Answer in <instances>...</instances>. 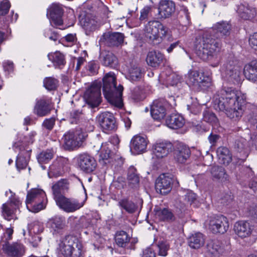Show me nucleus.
Here are the masks:
<instances>
[{"mask_svg":"<svg viewBox=\"0 0 257 257\" xmlns=\"http://www.w3.org/2000/svg\"><path fill=\"white\" fill-rule=\"evenodd\" d=\"M216 101L220 110L230 119H240L244 111L246 96L240 91L224 88L218 91Z\"/></svg>","mask_w":257,"mask_h":257,"instance_id":"1","label":"nucleus"},{"mask_svg":"<svg viewBox=\"0 0 257 257\" xmlns=\"http://www.w3.org/2000/svg\"><path fill=\"white\" fill-rule=\"evenodd\" d=\"M210 33L205 32L197 46L196 54L202 60L210 61L212 67L218 66L220 58L219 52L221 48L217 40L212 38Z\"/></svg>","mask_w":257,"mask_h":257,"instance_id":"2","label":"nucleus"},{"mask_svg":"<svg viewBox=\"0 0 257 257\" xmlns=\"http://www.w3.org/2000/svg\"><path fill=\"white\" fill-rule=\"evenodd\" d=\"M123 86H116V77L113 72L107 73L103 79V92L105 98L112 105L117 107L122 106Z\"/></svg>","mask_w":257,"mask_h":257,"instance_id":"3","label":"nucleus"},{"mask_svg":"<svg viewBox=\"0 0 257 257\" xmlns=\"http://www.w3.org/2000/svg\"><path fill=\"white\" fill-rule=\"evenodd\" d=\"M57 250L58 253L64 257H82L85 252L81 241L73 235L62 238Z\"/></svg>","mask_w":257,"mask_h":257,"instance_id":"4","label":"nucleus"},{"mask_svg":"<svg viewBox=\"0 0 257 257\" xmlns=\"http://www.w3.org/2000/svg\"><path fill=\"white\" fill-rule=\"evenodd\" d=\"M47 203L46 195L42 189L33 188L28 192L26 204L29 211L38 212L46 207Z\"/></svg>","mask_w":257,"mask_h":257,"instance_id":"5","label":"nucleus"},{"mask_svg":"<svg viewBox=\"0 0 257 257\" xmlns=\"http://www.w3.org/2000/svg\"><path fill=\"white\" fill-rule=\"evenodd\" d=\"M87 136V133L81 128L67 133L63 138L65 148L73 150L80 147Z\"/></svg>","mask_w":257,"mask_h":257,"instance_id":"6","label":"nucleus"},{"mask_svg":"<svg viewBox=\"0 0 257 257\" xmlns=\"http://www.w3.org/2000/svg\"><path fill=\"white\" fill-rule=\"evenodd\" d=\"M187 82L190 86L197 90H206L212 84L209 77L196 70H191L188 72Z\"/></svg>","mask_w":257,"mask_h":257,"instance_id":"7","label":"nucleus"},{"mask_svg":"<svg viewBox=\"0 0 257 257\" xmlns=\"http://www.w3.org/2000/svg\"><path fill=\"white\" fill-rule=\"evenodd\" d=\"M223 75L232 83H238L241 81V67L234 58L228 59L222 68Z\"/></svg>","mask_w":257,"mask_h":257,"instance_id":"8","label":"nucleus"},{"mask_svg":"<svg viewBox=\"0 0 257 257\" xmlns=\"http://www.w3.org/2000/svg\"><path fill=\"white\" fill-rule=\"evenodd\" d=\"M145 36L152 42L160 41V39L166 36L168 29L158 21H149L144 29Z\"/></svg>","mask_w":257,"mask_h":257,"instance_id":"9","label":"nucleus"},{"mask_svg":"<svg viewBox=\"0 0 257 257\" xmlns=\"http://www.w3.org/2000/svg\"><path fill=\"white\" fill-rule=\"evenodd\" d=\"M86 199V196L81 201L73 198H68L63 196L58 197L55 201L60 208L66 212L70 213L73 212L82 207Z\"/></svg>","mask_w":257,"mask_h":257,"instance_id":"10","label":"nucleus"},{"mask_svg":"<svg viewBox=\"0 0 257 257\" xmlns=\"http://www.w3.org/2000/svg\"><path fill=\"white\" fill-rule=\"evenodd\" d=\"M63 14V9L62 5L58 3L52 4L48 9L47 13V16L50 20L51 25L58 27L61 30L65 29L66 27L62 26Z\"/></svg>","mask_w":257,"mask_h":257,"instance_id":"11","label":"nucleus"},{"mask_svg":"<svg viewBox=\"0 0 257 257\" xmlns=\"http://www.w3.org/2000/svg\"><path fill=\"white\" fill-rule=\"evenodd\" d=\"M209 229L213 233H224L228 230L229 223L227 218L223 215L213 216L209 217L206 221Z\"/></svg>","mask_w":257,"mask_h":257,"instance_id":"12","label":"nucleus"},{"mask_svg":"<svg viewBox=\"0 0 257 257\" xmlns=\"http://www.w3.org/2000/svg\"><path fill=\"white\" fill-rule=\"evenodd\" d=\"M78 166L81 170L87 173L93 172L96 169L97 163L93 157L87 153L79 154L77 157Z\"/></svg>","mask_w":257,"mask_h":257,"instance_id":"13","label":"nucleus"},{"mask_svg":"<svg viewBox=\"0 0 257 257\" xmlns=\"http://www.w3.org/2000/svg\"><path fill=\"white\" fill-rule=\"evenodd\" d=\"M13 148L16 152L20 153L16 160L17 168L19 170L25 169L28 165V159L30 157V150H26L24 144L20 142H15Z\"/></svg>","mask_w":257,"mask_h":257,"instance_id":"14","label":"nucleus"},{"mask_svg":"<svg viewBox=\"0 0 257 257\" xmlns=\"http://www.w3.org/2000/svg\"><path fill=\"white\" fill-rule=\"evenodd\" d=\"M20 205V201L17 198L11 199L10 202L3 204L2 214L5 219L11 220L16 218V213Z\"/></svg>","mask_w":257,"mask_h":257,"instance_id":"15","label":"nucleus"},{"mask_svg":"<svg viewBox=\"0 0 257 257\" xmlns=\"http://www.w3.org/2000/svg\"><path fill=\"white\" fill-rule=\"evenodd\" d=\"M230 30L231 25L227 22L222 21L216 23L207 32L214 38L218 39L228 36Z\"/></svg>","mask_w":257,"mask_h":257,"instance_id":"16","label":"nucleus"},{"mask_svg":"<svg viewBox=\"0 0 257 257\" xmlns=\"http://www.w3.org/2000/svg\"><path fill=\"white\" fill-rule=\"evenodd\" d=\"M100 94L99 86H92L85 91L84 98L89 105L95 107L100 103Z\"/></svg>","mask_w":257,"mask_h":257,"instance_id":"17","label":"nucleus"},{"mask_svg":"<svg viewBox=\"0 0 257 257\" xmlns=\"http://www.w3.org/2000/svg\"><path fill=\"white\" fill-rule=\"evenodd\" d=\"M167 103L164 99H158L153 101L151 108V114L156 120H160L164 118L166 114Z\"/></svg>","mask_w":257,"mask_h":257,"instance_id":"18","label":"nucleus"},{"mask_svg":"<svg viewBox=\"0 0 257 257\" xmlns=\"http://www.w3.org/2000/svg\"><path fill=\"white\" fill-rule=\"evenodd\" d=\"M236 11L239 17L244 20L252 21L256 15V9L247 3L238 5Z\"/></svg>","mask_w":257,"mask_h":257,"instance_id":"19","label":"nucleus"},{"mask_svg":"<svg viewBox=\"0 0 257 257\" xmlns=\"http://www.w3.org/2000/svg\"><path fill=\"white\" fill-rule=\"evenodd\" d=\"M148 141L146 137L136 135L131 141V150L135 154H140L145 152L147 149Z\"/></svg>","mask_w":257,"mask_h":257,"instance_id":"20","label":"nucleus"},{"mask_svg":"<svg viewBox=\"0 0 257 257\" xmlns=\"http://www.w3.org/2000/svg\"><path fill=\"white\" fill-rule=\"evenodd\" d=\"M67 163V160L63 157H59L54 160L49 167L48 175L50 178L58 177L64 173V168Z\"/></svg>","mask_w":257,"mask_h":257,"instance_id":"21","label":"nucleus"},{"mask_svg":"<svg viewBox=\"0 0 257 257\" xmlns=\"http://www.w3.org/2000/svg\"><path fill=\"white\" fill-rule=\"evenodd\" d=\"M96 118L104 131H111L115 128L114 117L112 113L104 112L99 114Z\"/></svg>","mask_w":257,"mask_h":257,"instance_id":"22","label":"nucleus"},{"mask_svg":"<svg viewBox=\"0 0 257 257\" xmlns=\"http://www.w3.org/2000/svg\"><path fill=\"white\" fill-rule=\"evenodd\" d=\"M3 249L9 257H21L25 252L24 246L19 242L5 243L3 245Z\"/></svg>","mask_w":257,"mask_h":257,"instance_id":"23","label":"nucleus"},{"mask_svg":"<svg viewBox=\"0 0 257 257\" xmlns=\"http://www.w3.org/2000/svg\"><path fill=\"white\" fill-rule=\"evenodd\" d=\"M172 178L165 174H161L156 182V189L163 195L169 193L171 190Z\"/></svg>","mask_w":257,"mask_h":257,"instance_id":"24","label":"nucleus"},{"mask_svg":"<svg viewBox=\"0 0 257 257\" xmlns=\"http://www.w3.org/2000/svg\"><path fill=\"white\" fill-rule=\"evenodd\" d=\"M175 3L170 0H163L159 3L158 17L161 19L169 17L175 12Z\"/></svg>","mask_w":257,"mask_h":257,"instance_id":"25","label":"nucleus"},{"mask_svg":"<svg viewBox=\"0 0 257 257\" xmlns=\"http://www.w3.org/2000/svg\"><path fill=\"white\" fill-rule=\"evenodd\" d=\"M114 157V152L112 150V145L110 143H102L100 149L99 162L107 164L111 163Z\"/></svg>","mask_w":257,"mask_h":257,"instance_id":"26","label":"nucleus"},{"mask_svg":"<svg viewBox=\"0 0 257 257\" xmlns=\"http://www.w3.org/2000/svg\"><path fill=\"white\" fill-rule=\"evenodd\" d=\"M159 80L163 84L167 86L177 85L181 80V77L173 73L170 69L161 72L159 76Z\"/></svg>","mask_w":257,"mask_h":257,"instance_id":"27","label":"nucleus"},{"mask_svg":"<svg viewBox=\"0 0 257 257\" xmlns=\"http://www.w3.org/2000/svg\"><path fill=\"white\" fill-rule=\"evenodd\" d=\"M124 36L118 32L104 33L100 40L110 46H117L123 42Z\"/></svg>","mask_w":257,"mask_h":257,"instance_id":"28","label":"nucleus"},{"mask_svg":"<svg viewBox=\"0 0 257 257\" xmlns=\"http://www.w3.org/2000/svg\"><path fill=\"white\" fill-rule=\"evenodd\" d=\"M171 146L170 143H156L153 147L152 159L159 160L166 157L171 150Z\"/></svg>","mask_w":257,"mask_h":257,"instance_id":"29","label":"nucleus"},{"mask_svg":"<svg viewBox=\"0 0 257 257\" xmlns=\"http://www.w3.org/2000/svg\"><path fill=\"white\" fill-rule=\"evenodd\" d=\"M69 186V182L66 179H61L53 183L52 186V190L55 200H57L58 197H63L62 194L68 191Z\"/></svg>","mask_w":257,"mask_h":257,"instance_id":"30","label":"nucleus"},{"mask_svg":"<svg viewBox=\"0 0 257 257\" xmlns=\"http://www.w3.org/2000/svg\"><path fill=\"white\" fill-rule=\"evenodd\" d=\"M51 110L50 101L42 98L37 101L34 108V113L39 116H44L48 114Z\"/></svg>","mask_w":257,"mask_h":257,"instance_id":"31","label":"nucleus"},{"mask_svg":"<svg viewBox=\"0 0 257 257\" xmlns=\"http://www.w3.org/2000/svg\"><path fill=\"white\" fill-rule=\"evenodd\" d=\"M105 21H100L94 16L89 15L86 16L80 20V23L83 28L89 31L95 30L97 27L100 26Z\"/></svg>","mask_w":257,"mask_h":257,"instance_id":"32","label":"nucleus"},{"mask_svg":"<svg viewBox=\"0 0 257 257\" xmlns=\"http://www.w3.org/2000/svg\"><path fill=\"white\" fill-rule=\"evenodd\" d=\"M48 225L53 234L61 233L65 226V220L59 216H55L50 219Z\"/></svg>","mask_w":257,"mask_h":257,"instance_id":"33","label":"nucleus"},{"mask_svg":"<svg viewBox=\"0 0 257 257\" xmlns=\"http://www.w3.org/2000/svg\"><path fill=\"white\" fill-rule=\"evenodd\" d=\"M164 60V55L157 51L149 52L146 58L147 64L153 67H158L163 62Z\"/></svg>","mask_w":257,"mask_h":257,"instance_id":"34","label":"nucleus"},{"mask_svg":"<svg viewBox=\"0 0 257 257\" xmlns=\"http://www.w3.org/2000/svg\"><path fill=\"white\" fill-rule=\"evenodd\" d=\"M166 124L170 128L178 129L184 125L185 120L183 117L180 114H172L167 117Z\"/></svg>","mask_w":257,"mask_h":257,"instance_id":"35","label":"nucleus"},{"mask_svg":"<svg viewBox=\"0 0 257 257\" xmlns=\"http://www.w3.org/2000/svg\"><path fill=\"white\" fill-rule=\"evenodd\" d=\"M235 233L241 238L246 237L251 233V228L249 223L240 221L236 222L234 225Z\"/></svg>","mask_w":257,"mask_h":257,"instance_id":"36","label":"nucleus"},{"mask_svg":"<svg viewBox=\"0 0 257 257\" xmlns=\"http://www.w3.org/2000/svg\"><path fill=\"white\" fill-rule=\"evenodd\" d=\"M190 151L188 147L180 145L174 152V158L179 163L184 164L189 158Z\"/></svg>","mask_w":257,"mask_h":257,"instance_id":"37","label":"nucleus"},{"mask_svg":"<svg viewBox=\"0 0 257 257\" xmlns=\"http://www.w3.org/2000/svg\"><path fill=\"white\" fill-rule=\"evenodd\" d=\"M205 240V236L202 233L196 232L188 238V243L191 248L198 249L204 245Z\"/></svg>","mask_w":257,"mask_h":257,"instance_id":"38","label":"nucleus"},{"mask_svg":"<svg viewBox=\"0 0 257 257\" xmlns=\"http://www.w3.org/2000/svg\"><path fill=\"white\" fill-rule=\"evenodd\" d=\"M244 74L247 79L254 82L257 81V61H253L245 65L244 67Z\"/></svg>","mask_w":257,"mask_h":257,"instance_id":"39","label":"nucleus"},{"mask_svg":"<svg viewBox=\"0 0 257 257\" xmlns=\"http://www.w3.org/2000/svg\"><path fill=\"white\" fill-rule=\"evenodd\" d=\"M156 218L161 221H173L175 216L172 211L167 208H156L154 210Z\"/></svg>","mask_w":257,"mask_h":257,"instance_id":"40","label":"nucleus"},{"mask_svg":"<svg viewBox=\"0 0 257 257\" xmlns=\"http://www.w3.org/2000/svg\"><path fill=\"white\" fill-rule=\"evenodd\" d=\"M217 155L220 163L224 165H228L232 160L230 151L226 147L218 148L217 150Z\"/></svg>","mask_w":257,"mask_h":257,"instance_id":"41","label":"nucleus"},{"mask_svg":"<svg viewBox=\"0 0 257 257\" xmlns=\"http://www.w3.org/2000/svg\"><path fill=\"white\" fill-rule=\"evenodd\" d=\"M211 172L214 179L222 182H224L228 180V175L225 173L224 169L221 167H213Z\"/></svg>","mask_w":257,"mask_h":257,"instance_id":"42","label":"nucleus"},{"mask_svg":"<svg viewBox=\"0 0 257 257\" xmlns=\"http://www.w3.org/2000/svg\"><path fill=\"white\" fill-rule=\"evenodd\" d=\"M130 238L127 233L124 231L117 232L115 236L116 244L122 247H127L130 243Z\"/></svg>","mask_w":257,"mask_h":257,"instance_id":"43","label":"nucleus"},{"mask_svg":"<svg viewBox=\"0 0 257 257\" xmlns=\"http://www.w3.org/2000/svg\"><path fill=\"white\" fill-rule=\"evenodd\" d=\"M48 57L56 67L61 68L65 64L64 56L59 52L50 53L48 55Z\"/></svg>","mask_w":257,"mask_h":257,"instance_id":"44","label":"nucleus"},{"mask_svg":"<svg viewBox=\"0 0 257 257\" xmlns=\"http://www.w3.org/2000/svg\"><path fill=\"white\" fill-rule=\"evenodd\" d=\"M208 252L214 257L219 256L222 252L223 249L217 241H210L207 244Z\"/></svg>","mask_w":257,"mask_h":257,"instance_id":"45","label":"nucleus"},{"mask_svg":"<svg viewBox=\"0 0 257 257\" xmlns=\"http://www.w3.org/2000/svg\"><path fill=\"white\" fill-rule=\"evenodd\" d=\"M103 64L107 67L115 68L118 64L116 57L111 52H107L103 57Z\"/></svg>","mask_w":257,"mask_h":257,"instance_id":"46","label":"nucleus"},{"mask_svg":"<svg viewBox=\"0 0 257 257\" xmlns=\"http://www.w3.org/2000/svg\"><path fill=\"white\" fill-rule=\"evenodd\" d=\"M128 180L132 187H137L139 183V177L136 169L134 167H131L128 169Z\"/></svg>","mask_w":257,"mask_h":257,"instance_id":"47","label":"nucleus"},{"mask_svg":"<svg viewBox=\"0 0 257 257\" xmlns=\"http://www.w3.org/2000/svg\"><path fill=\"white\" fill-rule=\"evenodd\" d=\"M142 75L140 68L137 66H133L129 69L127 78L131 81H135L140 80Z\"/></svg>","mask_w":257,"mask_h":257,"instance_id":"48","label":"nucleus"},{"mask_svg":"<svg viewBox=\"0 0 257 257\" xmlns=\"http://www.w3.org/2000/svg\"><path fill=\"white\" fill-rule=\"evenodd\" d=\"M119 207L128 213L134 212L137 208L136 204L127 199H122L118 202Z\"/></svg>","mask_w":257,"mask_h":257,"instance_id":"49","label":"nucleus"},{"mask_svg":"<svg viewBox=\"0 0 257 257\" xmlns=\"http://www.w3.org/2000/svg\"><path fill=\"white\" fill-rule=\"evenodd\" d=\"M53 152L50 150L43 151L37 156V160L39 164H47L53 157Z\"/></svg>","mask_w":257,"mask_h":257,"instance_id":"50","label":"nucleus"},{"mask_svg":"<svg viewBox=\"0 0 257 257\" xmlns=\"http://www.w3.org/2000/svg\"><path fill=\"white\" fill-rule=\"evenodd\" d=\"M43 83L44 86L47 89L52 90H54L57 88L58 84V81L57 79L53 77H49L44 79Z\"/></svg>","mask_w":257,"mask_h":257,"instance_id":"51","label":"nucleus"},{"mask_svg":"<svg viewBox=\"0 0 257 257\" xmlns=\"http://www.w3.org/2000/svg\"><path fill=\"white\" fill-rule=\"evenodd\" d=\"M159 248V255L165 256L167 255V251L170 248L169 244L167 241H161L158 244Z\"/></svg>","mask_w":257,"mask_h":257,"instance_id":"52","label":"nucleus"},{"mask_svg":"<svg viewBox=\"0 0 257 257\" xmlns=\"http://www.w3.org/2000/svg\"><path fill=\"white\" fill-rule=\"evenodd\" d=\"M152 10V6H145L140 11V20L142 21L148 19L150 15L151 14Z\"/></svg>","mask_w":257,"mask_h":257,"instance_id":"53","label":"nucleus"},{"mask_svg":"<svg viewBox=\"0 0 257 257\" xmlns=\"http://www.w3.org/2000/svg\"><path fill=\"white\" fill-rule=\"evenodd\" d=\"M43 225L42 223L34 222L31 225V228L29 230V234H39L43 231Z\"/></svg>","mask_w":257,"mask_h":257,"instance_id":"54","label":"nucleus"},{"mask_svg":"<svg viewBox=\"0 0 257 257\" xmlns=\"http://www.w3.org/2000/svg\"><path fill=\"white\" fill-rule=\"evenodd\" d=\"M11 4L8 0H3L0 3V15L4 16L9 11Z\"/></svg>","mask_w":257,"mask_h":257,"instance_id":"55","label":"nucleus"},{"mask_svg":"<svg viewBox=\"0 0 257 257\" xmlns=\"http://www.w3.org/2000/svg\"><path fill=\"white\" fill-rule=\"evenodd\" d=\"M45 37L48 38L50 40L56 41L59 39V35L58 33L51 29H47L44 33Z\"/></svg>","mask_w":257,"mask_h":257,"instance_id":"56","label":"nucleus"},{"mask_svg":"<svg viewBox=\"0 0 257 257\" xmlns=\"http://www.w3.org/2000/svg\"><path fill=\"white\" fill-rule=\"evenodd\" d=\"M185 200L187 202L191 205L195 203L197 199V195L191 191H188L184 196Z\"/></svg>","mask_w":257,"mask_h":257,"instance_id":"57","label":"nucleus"},{"mask_svg":"<svg viewBox=\"0 0 257 257\" xmlns=\"http://www.w3.org/2000/svg\"><path fill=\"white\" fill-rule=\"evenodd\" d=\"M3 66L5 72L8 74H10L13 71L14 64L13 62L11 61H5L3 63Z\"/></svg>","mask_w":257,"mask_h":257,"instance_id":"58","label":"nucleus"},{"mask_svg":"<svg viewBox=\"0 0 257 257\" xmlns=\"http://www.w3.org/2000/svg\"><path fill=\"white\" fill-rule=\"evenodd\" d=\"M187 108L191 113L197 114L201 111V105L197 102H193L191 105H188Z\"/></svg>","mask_w":257,"mask_h":257,"instance_id":"59","label":"nucleus"},{"mask_svg":"<svg viewBox=\"0 0 257 257\" xmlns=\"http://www.w3.org/2000/svg\"><path fill=\"white\" fill-rule=\"evenodd\" d=\"M29 241L33 244L34 246H37L38 242L41 240V237L39 236L38 234H29V237L28 238Z\"/></svg>","mask_w":257,"mask_h":257,"instance_id":"60","label":"nucleus"},{"mask_svg":"<svg viewBox=\"0 0 257 257\" xmlns=\"http://www.w3.org/2000/svg\"><path fill=\"white\" fill-rule=\"evenodd\" d=\"M142 257H156V253L153 247H148L144 249Z\"/></svg>","mask_w":257,"mask_h":257,"instance_id":"61","label":"nucleus"},{"mask_svg":"<svg viewBox=\"0 0 257 257\" xmlns=\"http://www.w3.org/2000/svg\"><path fill=\"white\" fill-rule=\"evenodd\" d=\"M249 44L252 49L257 50V33H254L250 36Z\"/></svg>","mask_w":257,"mask_h":257,"instance_id":"62","label":"nucleus"},{"mask_svg":"<svg viewBox=\"0 0 257 257\" xmlns=\"http://www.w3.org/2000/svg\"><path fill=\"white\" fill-rule=\"evenodd\" d=\"M55 119L53 117H51L49 119H46L43 123V125L49 130H51L55 124Z\"/></svg>","mask_w":257,"mask_h":257,"instance_id":"63","label":"nucleus"},{"mask_svg":"<svg viewBox=\"0 0 257 257\" xmlns=\"http://www.w3.org/2000/svg\"><path fill=\"white\" fill-rule=\"evenodd\" d=\"M203 119L205 121L211 122L215 121L216 117L213 113L206 111L203 113Z\"/></svg>","mask_w":257,"mask_h":257,"instance_id":"64","label":"nucleus"}]
</instances>
